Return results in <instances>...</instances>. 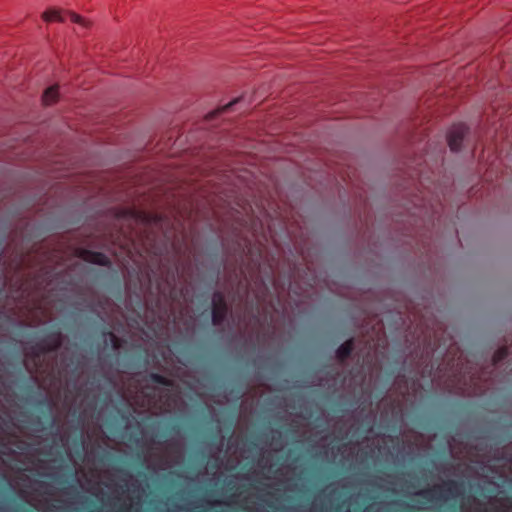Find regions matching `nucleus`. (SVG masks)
<instances>
[{
    "label": "nucleus",
    "mask_w": 512,
    "mask_h": 512,
    "mask_svg": "<svg viewBox=\"0 0 512 512\" xmlns=\"http://www.w3.org/2000/svg\"><path fill=\"white\" fill-rule=\"evenodd\" d=\"M3 285L8 294L2 313L20 325L32 326V255L28 250L21 257L3 260Z\"/></svg>",
    "instance_id": "nucleus-1"
},
{
    "label": "nucleus",
    "mask_w": 512,
    "mask_h": 512,
    "mask_svg": "<svg viewBox=\"0 0 512 512\" xmlns=\"http://www.w3.org/2000/svg\"><path fill=\"white\" fill-rule=\"evenodd\" d=\"M0 459L4 464L8 461L23 465L16 468L9 466L4 476L18 495L32 505V478L25 473L32 470V446L17 435L8 433L1 425Z\"/></svg>",
    "instance_id": "nucleus-2"
},
{
    "label": "nucleus",
    "mask_w": 512,
    "mask_h": 512,
    "mask_svg": "<svg viewBox=\"0 0 512 512\" xmlns=\"http://www.w3.org/2000/svg\"><path fill=\"white\" fill-rule=\"evenodd\" d=\"M463 492L462 483L448 480L443 486H434L418 492V495L426 500H446L448 496L457 497Z\"/></svg>",
    "instance_id": "nucleus-3"
},
{
    "label": "nucleus",
    "mask_w": 512,
    "mask_h": 512,
    "mask_svg": "<svg viewBox=\"0 0 512 512\" xmlns=\"http://www.w3.org/2000/svg\"><path fill=\"white\" fill-rule=\"evenodd\" d=\"M228 305L225 296L220 291H215L212 296V323L215 326H220L226 320L228 315Z\"/></svg>",
    "instance_id": "nucleus-4"
},
{
    "label": "nucleus",
    "mask_w": 512,
    "mask_h": 512,
    "mask_svg": "<svg viewBox=\"0 0 512 512\" xmlns=\"http://www.w3.org/2000/svg\"><path fill=\"white\" fill-rule=\"evenodd\" d=\"M467 130V126L463 123L453 125L447 136L448 145L451 151L457 152L460 150Z\"/></svg>",
    "instance_id": "nucleus-5"
},
{
    "label": "nucleus",
    "mask_w": 512,
    "mask_h": 512,
    "mask_svg": "<svg viewBox=\"0 0 512 512\" xmlns=\"http://www.w3.org/2000/svg\"><path fill=\"white\" fill-rule=\"evenodd\" d=\"M79 256L81 259H83L84 261L89 262V263L106 266V267L111 266V261H110L109 257L102 252L91 251L88 249H81L79 251Z\"/></svg>",
    "instance_id": "nucleus-6"
},
{
    "label": "nucleus",
    "mask_w": 512,
    "mask_h": 512,
    "mask_svg": "<svg viewBox=\"0 0 512 512\" xmlns=\"http://www.w3.org/2000/svg\"><path fill=\"white\" fill-rule=\"evenodd\" d=\"M46 350L57 352L63 344V335L60 330L51 332L44 340Z\"/></svg>",
    "instance_id": "nucleus-7"
},
{
    "label": "nucleus",
    "mask_w": 512,
    "mask_h": 512,
    "mask_svg": "<svg viewBox=\"0 0 512 512\" xmlns=\"http://www.w3.org/2000/svg\"><path fill=\"white\" fill-rule=\"evenodd\" d=\"M355 342L353 338L348 339L341 344L336 350V358L340 362H345L352 354L354 350Z\"/></svg>",
    "instance_id": "nucleus-8"
},
{
    "label": "nucleus",
    "mask_w": 512,
    "mask_h": 512,
    "mask_svg": "<svg viewBox=\"0 0 512 512\" xmlns=\"http://www.w3.org/2000/svg\"><path fill=\"white\" fill-rule=\"evenodd\" d=\"M101 335L105 338L104 342L106 346H108V342H110L113 350L120 348V339L109 328L103 327L101 330Z\"/></svg>",
    "instance_id": "nucleus-9"
},
{
    "label": "nucleus",
    "mask_w": 512,
    "mask_h": 512,
    "mask_svg": "<svg viewBox=\"0 0 512 512\" xmlns=\"http://www.w3.org/2000/svg\"><path fill=\"white\" fill-rule=\"evenodd\" d=\"M58 99V86L47 88L43 94L42 100L45 105H51Z\"/></svg>",
    "instance_id": "nucleus-10"
},
{
    "label": "nucleus",
    "mask_w": 512,
    "mask_h": 512,
    "mask_svg": "<svg viewBox=\"0 0 512 512\" xmlns=\"http://www.w3.org/2000/svg\"><path fill=\"white\" fill-rule=\"evenodd\" d=\"M42 18L46 22L57 21L64 22L65 18L60 11L56 9H49L42 14Z\"/></svg>",
    "instance_id": "nucleus-11"
},
{
    "label": "nucleus",
    "mask_w": 512,
    "mask_h": 512,
    "mask_svg": "<svg viewBox=\"0 0 512 512\" xmlns=\"http://www.w3.org/2000/svg\"><path fill=\"white\" fill-rule=\"evenodd\" d=\"M148 379L149 381L153 382V383H156V384H159V385H162V386H165V387H172L173 386V381L166 378L165 376L161 375V374H158V373H150L148 375Z\"/></svg>",
    "instance_id": "nucleus-12"
},
{
    "label": "nucleus",
    "mask_w": 512,
    "mask_h": 512,
    "mask_svg": "<svg viewBox=\"0 0 512 512\" xmlns=\"http://www.w3.org/2000/svg\"><path fill=\"white\" fill-rule=\"evenodd\" d=\"M508 355H509L508 347H505V346L504 347H500L493 354V357H492L493 364L494 365L499 364L500 362L505 360L508 357Z\"/></svg>",
    "instance_id": "nucleus-13"
},
{
    "label": "nucleus",
    "mask_w": 512,
    "mask_h": 512,
    "mask_svg": "<svg viewBox=\"0 0 512 512\" xmlns=\"http://www.w3.org/2000/svg\"><path fill=\"white\" fill-rule=\"evenodd\" d=\"M67 15L71 22L76 23L84 28L90 27V22L83 18L82 16L74 13V12H67Z\"/></svg>",
    "instance_id": "nucleus-14"
},
{
    "label": "nucleus",
    "mask_w": 512,
    "mask_h": 512,
    "mask_svg": "<svg viewBox=\"0 0 512 512\" xmlns=\"http://www.w3.org/2000/svg\"><path fill=\"white\" fill-rule=\"evenodd\" d=\"M177 273H178L177 266L169 267L167 269L165 282L167 283L168 286L174 285V283L176 281Z\"/></svg>",
    "instance_id": "nucleus-15"
},
{
    "label": "nucleus",
    "mask_w": 512,
    "mask_h": 512,
    "mask_svg": "<svg viewBox=\"0 0 512 512\" xmlns=\"http://www.w3.org/2000/svg\"><path fill=\"white\" fill-rule=\"evenodd\" d=\"M23 363L27 371L32 375V353L29 352L28 349H25Z\"/></svg>",
    "instance_id": "nucleus-16"
},
{
    "label": "nucleus",
    "mask_w": 512,
    "mask_h": 512,
    "mask_svg": "<svg viewBox=\"0 0 512 512\" xmlns=\"http://www.w3.org/2000/svg\"><path fill=\"white\" fill-rule=\"evenodd\" d=\"M48 477H49V479H50L52 482H54V483H56V484H58V485H61V486H64L65 484H67V483H68V480H67V479H65V478H64L63 476H61V475H57V474L51 473V474H49V475H48Z\"/></svg>",
    "instance_id": "nucleus-17"
},
{
    "label": "nucleus",
    "mask_w": 512,
    "mask_h": 512,
    "mask_svg": "<svg viewBox=\"0 0 512 512\" xmlns=\"http://www.w3.org/2000/svg\"><path fill=\"white\" fill-rule=\"evenodd\" d=\"M36 344L34 343V378H33V381H34V388L38 387L39 386V380H38V377H37V371H38V365H37V361H36V358L38 357V354L36 352Z\"/></svg>",
    "instance_id": "nucleus-18"
},
{
    "label": "nucleus",
    "mask_w": 512,
    "mask_h": 512,
    "mask_svg": "<svg viewBox=\"0 0 512 512\" xmlns=\"http://www.w3.org/2000/svg\"><path fill=\"white\" fill-rule=\"evenodd\" d=\"M238 102H239V99H235V100H233V101L229 102L227 105H225V106H223V107H222V111H228V110H230V109L232 108V106H233V105H235V104H236V103H238Z\"/></svg>",
    "instance_id": "nucleus-19"
},
{
    "label": "nucleus",
    "mask_w": 512,
    "mask_h": 512,
    "mask_svg": "<svg viewBox=\"0 0 512 512\" xmlns=\"http://www.w3.org/2000/svg\"><path fill=\"white\" fill-rule=\"evenodd\" d=\"M8 411L4 406L0 407V417L2 418V415H8Z\"/></svg>",
    "instance_id": "nucleus-20"
},
{
    "label": "nucleus",
    "mask_w": 512,
    "mask_h": 512,
    "mask_svg": "<svg viewBox=\"0 0 512 512\" xmlns=\"http://www.w3.org/2000/svg\"><path fill=\"white\" fill-rule=\"evenodd\" d=\"M33 309H34V312L38 309V305L36 304V302L34 301V306H33ZM36 327V317L34 316V328Z\"/></svg>",
    "instance_id": "nucleus-21"
},
{
    "label": "nucleus",
    "mask_w": 512,
    "mask_h": 512,
    "mask_svg": "<svg viewBox=\"0 0 512 512\" xmlns=\"http://www.w3.org/2000/svg\"><path fill=\"white\" fill-rule=\"evenodd\" d=\"M3 372H4V365H3V363L0 361V378H2V376H3Z\"/></svg>",
    "instance_id": "nucleus-22"
},
{
    "label": "nucleus",
    "mask_w": 512,
    "mask_h": 512,
    "mask_svg": "<svg viewBox=\"0 0 512 512\" xmlns=\"http://www.w3.org/2000/svg\"><path fill=\"white\" fill-rule=\"evenodd\" d=\"M178 428H179V427H178L177 425H173V426L170 428V430H171V431H178Z\"/></svg>",
    "instance_id": "nucleus-23"
},
{
    "label": "nucleus",
    "mask_w": 512,
    "mask_h": 512,
    "mask_svg": "<svg viewBox=\"0 0 512 512\" xmlns=\"http://www.w3.org/2000/svg\"><path fill=\"white\" fill-rule=\"evenodd\" d=\"M33 279H34V281L36 280V276L35 275L33 276Z\"/></svg>",
    "instance_id": "nucleus-24"
}]
</instances>
